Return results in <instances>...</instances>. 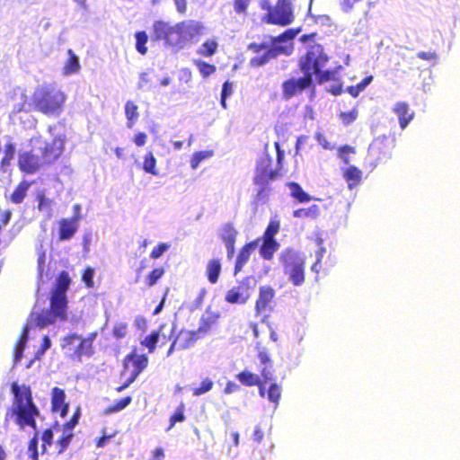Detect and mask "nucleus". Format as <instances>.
Returning a JSON list of instances; mask_svg holds the SVG:
<instances>
[{
	"label": "nucleus",
	"instance_id": "1",
	"mask_svg": "<svg viewBox=\"0 0 460 460\" xmlns=\"http://www.w3.org/2000/svg\"><path fill=\"white\" fill-rule=\"evenodd\" d=\"M329 61L328 55L321 44L309 46L306 52L298 60V68L303 73L299 78H289L282 83V93L286 99H290L302 93L313 86L314 76L324 68Z\"/></svg>",
	"mask_w": 460,
	"mask_h": 460
},
{
	"label": "nucleus",
	"instance_id": "2",
	"mask_svg": "<svg viewBox=\"0 0 460 460\" xmlns=\"http://www.w3.org/2000/svg\"><path fill=\"white\" fill-rule=\"evenodd\" d=\"M205 24L198 20H185L174 26L157 22L154 24L155 39L164 40L172 47L182 49L187 44H195L206 34Z\"/></svg>",
	"mask_w": 460,
	"mask_h": 460
},
{
	"label": "nucleus",
	"instance_id": "3",
	"mask_svg": "<svg viewBox=\"0 0 460 460\" xmlns=\"http://www.w3.org/2000/svg\"><path fill=\"white\" fill-rule=\"evenodd\" d=\"M11 390L13 394V404L6 411L5 421L14 416L15 422L20 428L36 429L35 418L40 411L33 402L31 387L24 385H19L16 382H13Z\"/></svg>",
	"mask_w": 460,
	"mask_h": 460
},
{
	"label": "nucleus",
	"instance_id": "4",
	"mask_svg": "<svg viewBox=\"0 0 460 460\" xmlns=\"http://www.w3.org/2000/svg\"><path fill=\"white\" fill-rule=\"evenodd\" d=\"M66 93L56 83H44L38 85L31 97L33 110L47 116L58 117L65 110Z\"/></svg>",
	"mask_w": 460,
	"mask_h": 460
},
{
	"label": "nucleus",
	"instance_id": "5",
	"mask_svg": "<svg viewBox=\"0 0 460 460\" xmlns=\"http://www.w3.org/2000/svg\"><path fill=\"white\" fill-rule=\"evenodd\" d=\"M260 6L266 11L262 21L268 24L285 27L295 21L292 0H277L274 5L270 0H260Z\"/></svg>",
	"mask_w": 460,
	"mask_h": 460
},
{
	"label": "nucleus",
	"instance_id": "6",
	"mask_svg": "<svg viewBox=\"0 0 460 460\" xmlns=\"http://www.w3.org/2000/svg\"><path fill=\"white\" fill-rule=\"evenodd\" d=\"M300 31V28L288 29L281 34L271 39V47L261 56L251 58L250 65L253 67L261 66L267 64L270 60L277 58L280 55L288 56L293 51V43L281 45L279 43L292 40Z\"/></svg>",
	"mask_w": 460,
	"mask_h": 460
},
{
	"label": "nucleus",
	"instance_id": "7",
	"mask_svg": "<svg viewBox=\"0 0 460 460\" xmlns=\"http://www.w3.org/2000/svg\"><path fill=\"white\" fill-rule=\"evenodd\" d=\"M283 271L293 286L299 287L305 280V259L292 248L285 249L279 255Z\"/></svg>",
	"mask_w": 460,
	"mask_h": 460
},
{
	"label": "nucleus",
	"instance_id": "8",
	"mask_svg": "<svg viewBox=\"0 0 460 460\" xmlns=\"http://www.w3.org/2000/svg\"><path fill=\"white\" fill-rule=\"evenodd\" d=\"M395 147L394 138L379 137L369 145L367 155V164L371 170L385 165L392 158L393 150Z\"/></svg>",
	"mask_w": 460,
	"mask_h": 460
},
{
	"label": "nucleus",
	"instance_id": "9",
	"mask_svg": "<svg viewBox=\"0 0 460 460\" xmlns=\"http://www.w3.org/2000/svg\"><path fill=\"white\" fill-rule=\"evenodd\" d=\"M36 141L39 144L36 146L37 151L46 168L54 164L65 151L66 137L62 135H58L49 141H41L40 138Z\"/></svg>",
	"mask_w": 460,
	"mask_h": 460
},
{
	"label": "nucleus",
	"instance_id": "10",
	"mask_svg": "<svg viewBox=\"0 0 460 460\" xmlns=\"http://www.w3.org/2000/svg\"><path fill=\"white\" fill-rule=\"evenodd\" d=\"M97 337V332H91L85 338H80L76 333H69L63 339L62 348L71 349V346L77 341L78 345L74 349V356L81 359L83 356L91 357L93 354V341Z\"/></svg>",
	"mask_w": 460,
	"mask_h": 460
},
{
	"label": "nucleus",
	"instance_id": "11",
	"mask_svg": "<svg viewBox=\"0 0 460 460\" xmlns=\"http://www.w3.org/2000/svg\"><path fill=\"white\" fill-rule=\"evenodd\" d=\"M149 358L146 354L139 353L137 347H132L130 351L123 358V374L137 379L139 375L148 367Z\"/></svg>",
	"mask_w": 460,
	"mask_h": 460
},
{
	"label": "nucleus",
	"instance_id": "12",
	"mask_svg": "<svg viewBox=\"0 0 460 460\" xmlns=\"http://www.w3.org/2000/svg\"><path fill=\"white\" fill-rule=\"evenodd\" d=\"M17 166L24 174H34L46 168L36 146L22 151L18 155Z\"/></svg>",
	"mask_w": 460,
	"mask_h": 460
},
{
	"label": "nucleus",
	"instance_id": "13",
	"mask_svg": "<svg viewBox=\"0 0 460 460\" xmlns=\"http://www.w3.org/2000/svg\"><path fill=\"white\" fill-rule=\"evenodd\" d=\"M278 175V172L271 167V161L270 159H261L258 162L255 168V175L253 182L259 187L258 195L263 194L272 181Z\"/></svg>",
	"mask_w": 460,
	"mask_h": 460
},
{
	"label": "nucleus",
	"instance_id": "14",
	"mask_svg": "<svg viewBox=\"0 0 460 460\" xmlns=\"http://www.w3.org/2000/svg\"><path fill=\"white\" fill-rule=\"evenodd\" d=\"M79 417L80 411L79 410H76L72 418L64 424L62 428V434L55 444V454L60 455L68 447L74 437L73 429L77 424Z\"/></svg>",
	"mask_w": 460,
	"mask_h": 460
},
{
	"label": "nucleus",
	"instance_id": "15",
	"mask_svg": "<svg viewBox=\"0 0 460 460\" xmlns=\"http://www.w3.org/2000/svg\"><path fill=\"white\" fill-rule=\"evenodd\" d=\"M67 309L68 301L66 295L50 293L49 310L57 318V320L66 322L68 318Z\"/></svg>",
	"mask_w": 460,
	"mask_h": 460
},
{
	"label": "nucleus",
	"instance_id": "16",
	"mask_svg": "<svg viewBox=\"0 0 460 460\" xmlns=\"http://www.w3.org/2000/svg\"><path fill=\"white\" fill-rule=\"evenodd\" d=\"M276 291L270 286H261L259 288V295L255 301V312L257 314L265 313L271 309V304L275 298Z\"/></svg>",
	"mask_w": 460,
	"mask_h": 460
},
{
	"label": "nucleus",
	"instance_id": "17",
	"mask_svg": "<svg viewBox=\"0 0 460 460\" xmlns=\"http://www.w3.org/2000/svg\"><path fill=\"white\" fill-rule=\"evenodd\" d=\"M80 216L73 215L69 218H61L58 221V240L71 239L78 230Z\"/></svg>",
	"mask_w": 460,
	"mask_h": 460
},
{
	"label": "nucleus",
	"instance_id": "18",
	"mask_svg": "<svg viewBox=\"0 0 460 460\" xmlns=\"http://www.w3.org/2000/svg\"><path fill=\"white\" fill-rule=\"evenodd\" d=\"M249 289V286L242 281L226 291L225 301L228 304H245L251 296Z\"/></svg>",
	"mask_w": 460,
	"mask_h": 460
},
{
	"label": "nucleus",
	"instance_id": "19",
	"mask_svg": "<svg viewBox=\"0 0 460 460\" xmlns=\"http://www.w3.org/2000/svg\"><path fill=\"white\" fill-rule=\"evenodd\" d=\"M220 318V313L214 311L211 307H208L204 314L200 316L199 325L197 329L199 335L204 338L207 334L210 332L213 326L217 323V320Z\"/></svg>",
	"mask_w": 460,
	"mask_h": 460
},
{
	"label": "nucleus",
	"instance_id": "20",
	"mask_svg": "<svg viewBox=\"0 0 460 460\" xmlns=\"http://www.w3.org/2000/svg\"><path fill=\"white\" fill-rule=\"evenodd\" d=\"M65 391L58 386L52 388L51 391V411L59 412L62 418L66 417L68 412L69 405L65 402Z\"/></svg>",
	"mask_w": 460,
	"mask_h": 460
},
{
	"label": "nucleus",
	"instance_id": "21",
	"mask_svg": "<svg viewBox=\"0 0 460 460\" xmlns=\"http://www.w3.org/2000/svg\"><path fill=\"white\" fill-rule=\"evenodd\" d=\"M238 234L237 230L234 228L233 223H226L223 226L220 238L226 244L227 250V257L232 258L234 253V244L236 236Z\"/></svg>",
	"mask_w": 460,
	"mask_h": 460
},
{
	"label": "nucleus",
	"instance_id": "22",
	"mask_svg": "<svg viewBox=\"0 0 460 460\" xmlns=\"http://www.w3.org/2000/svg\"><path fill=\"white\" fill-rule=\"evenodd\" d=\"M197 330H181L175 336L179 343V350L187 349L192 347L199 340L202 339Z\"/></svg>",
	"mask_w": 460,
	"mask_h": 460
},
{
	"label": "nucleus",
	"instance_id": "23",
	"mask_svg": "<svg viewBox=\"0 0 460 460\" xmlns=\"http://www.w3.org/2000/svg\"><path fill=\"white\" fill-rule=\"evenodd\" d=\"M259 239L252 241L250 243H245L239 251L237 255L235 264H234V274L240 272L243 266L248 262L251 254L256 249L258 245Z\"/></svg>",
	"mask_w": 460,
	"mask_h": 460
},
{
	"label": "nucleus",
	"instance_id": "24",
	"mask_svg": "<svg viewBox=\"0 0 460 460\" xmlns=\"http://www.w3.org/2000/svg\"><path fill=\"white\" fill-rule=\"evenodd\" d=\"M393 111L398 116L400 128L404 129L413 119L414 112L405 102H398L394 104Z\"/></svg>",
	"mask_w": 460,
	"mask_h": 460
},
{
	"label": "nucleus",
	"instance_id": "25",
	"mask_svg": "<svg viewBox=\"0 0 460 460\" xmlns=\"http://www.w3.org/2000/svg\"><path fill=\"white\" fill-rule=\"evenodd\" d=\"M31 323L35 327L44 328L56 323L57 318L49 309H41L40 312L31 313L30 315Z\"/></svg>",
	"mask_w": 460,
	"mask_h": 460
},
{
	"label": "nucleus",
	"instance_id": "26",
	"mask_svg": "<svg viewBox=\"0 0 460 460\" xmlns=\"http://www.w3.org/2000/svg\"><path fill=\"white\" fill-rule=\"evenodd\" d=\"M236 378L240 381V383L242 385H243L245 386L257 385L259 387L260 395L261 397H264L265 391H264L263 382H261V378L257 375H255L248 370H243V371L239 372L236 375Z\"/></svg>",
	"mask_w": 460,
	"mask_h": 460
},
{
	"label": "nucleus",
	"instance_id": "27",
	"mask_svg": "<svg viewBox=\"0 0 460 460\" xmlns=\"http://www.w3.org/2000/svg\"><path fill=\"white\" fill-rule=\"evenodd\" d=\"M342 176L348 184V188L353 190L362 181L363 172L357 166L349 165L342 171Z\"/></svg>",
	"mask_w": 460,
	"mask_h": 460
},
{
	"label": "nucleus",
	"instance_id": "28",
	"mask_svg": "<svg viewBox=\"0 0 460 460\" xmlns=\"http://www.w3.org/2000/svg\"><path fill=\"white\" fill-rule=\"evenodd\" d=\"M222 272V262L219 258H211L206 264V277L209 283L216 284Z\"/></svg>",
	"mask_w": 460,
	"mask_h": 460
},
{
	"label": "nucleus",
	"instance_id": "29",
	"mask_svg": "<svg viewBox=\"0 0 460 460\" xmlns=\"http://www.w3.org/2000/svg\"><path fill=\"white\" fill-rule=\"evenodd\" d=\"M66 52L68 58L64 63L62 74L64 75H70L78 73L81 69V65L78 57L71 49H68Z\"/></svg>",
	"mask_w": 460,
	"mask_h": 460
},
{
	"label": "nucleus",
	"instance_id": "30",
	"mask_svg": "<svg viewBox=\"0 0 460 460\" xmlns=\"http://www.w3.org/2000/svg\"><path fill=\"white\" fill-rule=\"evenodd\" d=\"M71 284V278L69 273L66 270L60 271L57 278L54 288L50 293L58 295H66V291Z\"/></svg>",
	"mask_w": 460,
	"mask_h": 460
},
{
	"label": "nucleus",
	"instance_id": "31",
	"mask_svg": "<svg viewBox=\"0 0 460 460\" xmlns=\"http://www.w3.org/2000/svg\"><path fill=\"white\" fill-rule=\"evenodd\" d=\"M28 341V328L25 326L13 347V365L16 366L23 357V350Z\"/></svg>",
	"mask_w": 460,
	"mask_h": 460
},
{
	"label": "nucleus",
	"instance_id": "32",
	"mask_svg": "<svg viewBox=\"0 0 460 460\" xmlns=\"http://www.w3.org/2000/svg\"><path fill=\"white\" fill-rule=\"evenodd\" d=\"M279 243L276 240L262 238V243L260 247V255L262 259L270 261L279 249Z\"/></svg>",
	"mask_w": 460,
	"mask_h": 460
},
{
	"label": "nucleus",
	"instance_id": "33",
	"mask_svg": "<svg viewBox=\"0 0 460 460\" xmlns=\"http://www.w3.org/2000/svg\"><path fill=\"white\" fill-rule=\"evenodd\" d=\"M31 183L27 181H22L14 189L13 193L10 195V200L13 204H20L23 201L27 195V190L30 188Z\"/></svg>",
	"mask_w": 460,
	"mask_h": 460
},
{
	"label": "nucleus",
	"instance_id": "34",
	"mask_svg": "<svg viewBox=\"0 0 460 460\" xmlns=\"http://www.w3.org/2000/svg\"><path fill=\"white\" fill-rule=\"evenodd\" d=\"M287 185L290 190L291 197L298 202L305 203L311 200V196L306 193L297 182L290 181Z\"/></svg>",
	"mask_w": 460,
	"mask_h": 460
},
{
	"label": "nucleus",
	"instance_id": "35",
	"mask_svg": "<svg viewBox=\"0 0 460 460\" xmlns=\"http://www.w3.org/2000/svg\"><path fill=\"white\" fill-rule=\"evenodd\" d=\"M60 427L58 423L54 424L51 428L46 429L41 435V453L48 452V448L53 445L54 431H59Z\"/></svg>",
	"mask_w": 460,
	"mask_h": 460
},
{
	"label": "nucleus",
	"instance_id": "36",
	"mask_svg": "<svg viewBox=\"0 0 460 460\" xmlns=\"http://www.w3.org/2000/svg\"><path fill=\"white\" fill-rule=\"evenodd\" d=\"M320 216V208L317 205H311L308 208H298L293 212L296 218L316 219Z\"/></svg>",
	"mask_w": 460,
	"mask_h": 460
},
{
	"label": "nucleus",
	"instance_id": "37",
	"mask_svg": "<svg viewBox=\"0 0 460 460\" xmlns=\"http://www.w3.org/2000/svg\"><path fill=\"white\" fill-rule=\"evenodd\" d=\"M132 402V397L130 395L120 398L119 400L115 401L112 404L109 405L103 410L104 415H110L115 412H119L125 408H127Z\"/></svg>",
	"mask_w": 460,
	"mask_h": 460
},
{
	"label": "nucleus",
	"instance_id": "38",
	"mask_svg": "<svg viewBox=\"0 0 460 460\" xmlns=\"http://www.w3.org/2000/svg\"><path fill=\"white\" fill-rule=\"evenodd\" d=\"M160 334H161V328L150 332L140 341V344L143 347L147 349L148 353L152 354L155 352V350L156 349V345H157L159 338H160Z\"/></svg>",
	"mask_w": 460,
	"mask_h": 460
},
{
	"label": "nucleus",
	"instance_id": "39",
	"mask_svg": "<svg viewBox=\"0 0 460 460\" xmlns=\"http://www.w3.org/2000/svg\"><path fill=\"white\" fill-rule=\"evenodd\" d=\"M15 146L12 142H8L4 145V156L0 161V169L5 171L7 167L11 165V162L14 157Z\"/></svg>",
	"mask_w": 460,
	"mask_h": 460
},
{
	"label": "nucleus",
	"instance_id": "40",
	"mask_svg": "<svg viewBox=\"0 0 460 460\" xmlns=\"http://www.w3.org/2000/svg\"><path fill=\"white\" fill-rule=\"evenodd\" d=\"M165 274V270L164 267H155L149 271V273L145 278V285L146 288L154 287L159 279H161Z\"/></svg>",
	"mask_w": 460,
	"mask_h": 460
},
{
	"label": "nucleus",
	"instance_id": "41",
	"mask_svg": "<svg viewBox=\"0 0 460 460\" xmlns=\"http://www.w3.org/2000/svg\"><path fill=\"white\" fill-rule=\"evenodd\" d=\"M254 1L255 0H233L232 6L234 13L240 17H246Z\"/></svg>",
	"mask_w": 460,
	"mask_h": 460
},
{
	"label": "nucleus",
	"instance_id": "42",
	"mask_svg": "<svg viewBox=\"0 0 460 460\" xmlns=\"http://www.w3.org/2000/svg\"><path fill=\"white\" fill-rule=\"evenodd\" d=\"M218 44L215 40L209 39L204 41L197 53L202 57H212L217 50Z\"/></svg>",
	"mask_w": 460,
	"mask_h": 460
},
{
	"label": "nucleus",
	"instance_id": "43",
	"mask_svg": "<svg viewBox=\"0 0 460 460\" xmlns=\"http://www.w3.org/2000/svg\"><path fill=\"white\" fill-rule=\"evenodd\" d=\"M142 168L146 173L155 176L158 175V171L156 169V159L151 151L145 155Z\"/></svg>",
	"mask_w": 460,
	"mask_h": 460
},
{
	"label": "nucleus",
	"instance_id": "44",
	"mask_svg": "<svg viewBox=\"0 0 460 460\" xmlns=\"http://www.w3.org/2000/svg\"><path fill=\"white\" fill-rule=\"evenodd\" d=\"M186 419L185 417V404L184 402H181L176 410L174 411V412L170 416V419H169V427L167 429V430H170L171 429H172L175 424L177 422H182L184 421Z\"/></svg>",
	"mask_w": 460,
	"mask_h": 460
},
{
	"label": "nucleus",
	"instance_id": "45",
	"mask_svg": "<svg viewBox=\"0 0 460 460\" xmlns=\"http://www.w3.org/2000/svg\"><path fill=\"white\" fill-rule=\"evenodd\" d=\"M136 49L141 55H146L147 53L146 43L148 41V35L145 31H140L136 32Z\"/></svg>",
	"mask_w": 460,
	"mask_h": 460
},
{
	"label": "nucleus",
	"instance_id": "46",
	"mask_svg": "<svg viewBox=\"0 0 460 460\" xmlns=\"http://www.w3.org/2000/svg\"><path fill=\"white\" fill-rule=\"evenodd\" d=\"M137 109L138 107L134 102L128 101L126 102L125 115L127 117V119L128 120V127H132V124L138 117Z\"/></svg>",
	"mask_w": 460,
	"mask_h": 460
},
{
	"label": "nucleus",
	"instance_id": "47",
	"mask_svg": "<svg viewBox=\"0 0 460 460\" xmlns=\"http://www.w3.org/2000/svg\"><path fill=\"white\" fill-rule=\"evenodd\" d=\"M214 386V382L208 378H204L200 385L197 387L192 388V394L194 396H200L208 392H209Z\"/></svg>",
	"mask_w": 460,
	"mask_h": 460
},
{
	"label": "nucleus",
	"instance_id": "48",
	"mask_svg": "<svg viewBox=\"0 0 460 460\" xmlns=\"http://www.w3.org/2000/svg\"><path fill=\"white\" fill-rule=\"evenodd\" d=\"M213 155L212 151H199L195 152L190 159V166L192 169H197L199 164Z\"/></svg>",
	"mask_w": 460,
	"mask_h": 460
},
{
	"label": "nucleus",
	"instance_id": "49",
	"mask_svg": "<svg viewBox=\"0 0 460 460\" xmlns=\"http://www.w3.org/2000/svg\"><path fill=\"white\" fill-rule=\"evenodd\" d=\"M194 63L197 66L203 78H207L210 75L214 74L217 70L216 66L207 63L205 61L196 60Z\"/></svg>",
	"mask_w": 460,
	"mask_h": 460
},
{
	"label": "nucleus",
	"instance_id": "50",
	"mask_svg": "<svg viewBox=\"0 0 460 460\" xmlns=\"http://www.w3.org/2000/svg\"><path fill=\"white\" fill-rule=\"evenodd\" d=\"M315 78L319 84H323L329 81H335L337 79L336 71L333 69L323 70V68L321 69V72L315 75Z\"/></svg>",
	"mask_w": 460,
	"mask_h": 460
},
{
	"label": "nucleus",
	"instance_id": "51",
	"mask_svg": "<svg viewBox=\"0 0 460 460\" xmlns=\"http://www.w3.org/2000/svg\"><path fill=\"white\" fill-rule=\"evenodd\" d=\"M279 227L280 226L278 220H270L267 228L265 229L262 238L275 240V235L279 231Z\"/></svg>",
	"mask_w": 460,
	"mask_h": 460
},
{
	"label": "nucleus",
	"instance_id": "52",
	"mask_svg": "<svg viewBox=\"0 0 460 460\" xmlns=\"http://www.w3.org/2000/svg\"><path fill=\"white\" fill-rule=\"evenodd\" d=\"M268 399L278 404L281 397V387L276 383H272L267 391Z\"/></svg>",
	"mask_w": 460,
	"mask_h": 460
},
{
	"label": "nucleus",
	"instance_id": "53",
	"mask_svg": "<svg viewBox=\"0 0 460 460\" xmlns=\"http://www.w3.org/2000/svg\"><path fill=\"white\" fill-rule=\"evenodd\" d=\"M358 112L357 108H353L349 111H342L339 117L344 126H349L353 123L358 118Z\"/></svg>",
	"mask_w": 460,
	"mask_h": 460
},
{
	"label": "nucleus",
	"instance_id": "54",
	"mask_svg": "<svg viewBox=\"0 0 460 460\" xmlns=\"http://www.w3.org/2000/svg\"><path fill=\"white\" fill-rule=\"evenodd\" d=\"M128 332V324L127 323H116L112 328V335L117 340L124 339Z\"/></svg>",
	"mask_w": 460,
	"mask_h": 460
},
{
	"label": "nucleus",
	"instance_id": "55",
	"mask_svg": "<svg viewBox=\"0 0 460 460\" xmlns=\"http://www.w3.org/2000/svg\"><path fill=\"white\" fill-rule=\"evenodd\" d=\"M36 199L38 201V209L40 211L50 208L52 200L46 197L45 192L43 190L37 191Z\"/></svg>",
	"mask_w": 460,
	"mask_h": 460
},
{
	"label": "nucleus",
	"instance_id": "56",
	"mask_svg": "<svg viewBox=\"0 0 460 460\" xmlns=\"http://www.w3.org/2000/svg\"><path fill=\"white\" fill-rule=\"evenodd\" d=\"M94 270L91 267H86L82 272V281L85 288H93L94 287Z\"/></svg>",
	"mask_w": 460,
	"mask_h": 460
},
{
	"label": "nucleus",
	"instance_id": "57",
	"mask_svg": "<svg viewBox=\"0 0 460 460\" xmlns=\"http://www.w3.org/2000/svg\"><path fill=\"white\" fill-rule=\"evenodd\" d=\"M356 149L353 146L345 145L338 148V155L345 164H349V155L355 154Z\"/></svg>",
	"mask_w": 460,
	"mask_h": 460
},
{
	"label": "nucleus",
	"instance_id": "58",
	"mask_svg": "<svg viewBox=\"0 0 460 460\" xmlns=\"http://www.w3.org/2000/svg\"><path fill=\"white\" fill-rule=\"evenodd\" d=\"M170 244L167 243H160L153 248L150 252V258L153 260L159 259L164 252L170 249Z\"/></svg>",
	"mask_w": 460,
	"mask_h": 460
},
{
	"label": "nucleus",
	"instance_id": "59",
	"mask_svg": "<svg viewBox=\"0 0 460 460\" xmlns=\"http://www.w3.org/2000/svg\"><path fill=\"white\" fill-rule=\"evenodd\" d=\"M38 433H35L33 438L29 441L28 444L29 456L31 460H38Z\"/></svg>",
	"mask_w": 460,
	"mask_h": 460
},
{
	"label": "nucleus",
	"instance_id": "60",
	"mask_svg": "<svg viewBox=\"0 0 460 460\" xmlns=\"http://www.w3.org/2000/svg\"><path fill=\"white\" fill-rule=\"evenodd\" d=\"M233 94V84L229 81H226L222 86L221 92V105L224 109L226 108V98Z\"/></svg>",
	"mask_w": 460,
	"mask_h": 460
},
{
	"label": "nucleus",
	"instance_id": "61",
	"mask_svg": "<svg viewBox=\"0 0 460 460\" xmlns=\"http://www.w3.org/2000/svg\"><path fill=\"white\" fill-rule=\"evenodd\" d=\"M261 382H263V386L265 387L266 383L269 381L273 380V370H272V365L270 366H264L261 370Z\"/></svg>",
	"mask_w": 460,
	"mask_h": 460
},
{
	"label": "nucleus",
	"instance_id": "62",
	"mask_svg": "<svg viewBox=\"0 0 460 460\" xmlns=\"http://www.w3.org/2000/svg\"><path fill=\"white\" fill-rule=\"evenodd\" d=\"M334 82L333 84L326 89V92L334 96H338L343 92V84L340 78H337Z\"/></svg>",
	"mask_w": 460,
	"mask_h": 460
},
{
	"label": "nucleus",
	"instance_id": "63",
	"mask_svg": "<svg viewBox=\"0 0 460 460\" xmlns=\"http://www.w3.org/2000/svg\"><path fill=\"white\" fill-rule=\"evenodd\" d=\"M417 57L426 61H435L438 59V54L435 51H420L417 54Z\"/></svg>",
	"mask_w": 460,
	"mask_h": 460
},
{
	"label": "nucleus",
	"instance_id": "64",
	"mask_svg": "<svg viewBox=\"0 0 460 460\" xmlns=\"http://www.w3.org/2000/svg\"><path fill=\"white\" fill-rule=\"evenodd\" d=\"M147 140V135L145 132H138L134 136V143L137 146H143Z\"/></svg>",
	"mask_w": 460,
	"mask_h": 460
}]
</instances>
